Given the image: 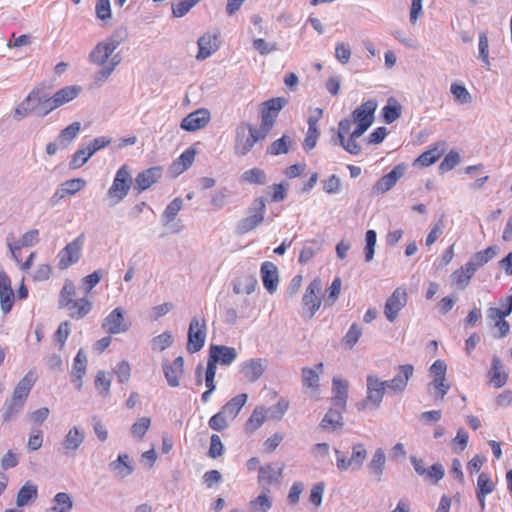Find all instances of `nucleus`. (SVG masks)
Here are the masks:
<instances>
[{"mask_svg":"<svg viewBox=\"0 0 512 512\" xmlns=\"http://www.w3.org/2000/svg\"><path fill=\"white\" fill-rule=\"evenodd\" d=\"M183 206V200L180 197L175 198L173 201H171L167 207L165 208L163 214H162V221L164 225L169 224L172 222L175 217L177 216L178 212L182 209Z\"/></svg>","mask_w":512,"mask_h":512,"instance_id":"46","label":"nucleus"},{"mask_svg":"<svg viewBox=\"0 0 512 512\" xmlns=\"http://www.w3.org/2000/svg\"><path fill=\"white\" fill-rule=\"evenodd\" d=\"M87 368V356L84 353L83 349H80L74 358L73 366H72V382L75 383V386L78 390L82 387V379L86 374Z\"/></svg>","mask_w":512,"mask_h":512,"instance_id":"22","label":"nucleus"},{"mask_svg":"<svg viewBox=\"0 0 512 512\" xmlns=\"http://www.w3.org/2000/svg\"><path fill=\"white\" fill-rule=\"evenodd\" d=\"M286 103L287 101L285 98H272L264 103L262 112H269V115L272 114L277 116L278 112L285 106Z\"/></svg>","mask_w":512,"mask_h":512,"instance_id":"63","label":"nucleus"},{"mask_svg":"<svg viewBox=\"0 0 512 512\" xmlns=\"http://www.w3.org/2000/svg\"><path fill=\"white\" fill-rule=\"evenodd\" d=\"M442 152L437 147L429 149L423 152L415 161V164H419L423 167H428L434 164L441 157Z\"/></svg>","mask_w":512,"mask_h":512,"instance_id":"50","label":"nucleus"},{"mask_svg":"<svg viewBox=\"0 0 512 512\" xmlns=\"http://www.w3.org/2000/svg\"><path fill=\"white\" fill-rule=\"evenodd\" d=\"M263 223L262 220H260L258 217L255 216H247L242 219H240L236 224V234L238 235H244L255 228H257L259 225Z\"/></svg>","mask_w":512,"mask_h":512,"instance_id":"44","label":"nucleus"},{"mask_svg":"<svg viewBox=\"0 0 512 512\" xmlns=\"http://www.w3.org/2000/svg\"><path fill=\"white\" fill-rule=\"evenodd\" d=\"M450 91L457 103L467 104L471 102V94L464 85L454 82L451 84Z\"/></svg>","mask_w":512,"mask_h":512,"instance_id":"49","label":"nucleus"},{"mask_svg":"<svg viewBox=\"0 0 512 512\" xmlns=\"http://www.w3.org/2000/svg\"><path fill=\"white\" fill-rule=\"evenodd\" d=\"M340 408H331L324 416L321 421V426L324 429H336L341 425V413L339 411Z\"/></svg>","mask_w":512,"mask_h":512,"instance_id":"47","label":"nucleus"},{"mask_svg":"<svg viewBox=\"0 0 512 512\" xmlns=\"http://www.w3.org/2000/svg\"><path fill=\"white\" fill-rule=\"evenodd\" d=\"M80 129L81 123L77 121L64 128L57 136V141L60 145V148H67L69 144L77 137Z\"/></svg>","mask_w":512,"mask_h":512,"instance_id":"37","label":"nucleus"},{"mask_svg":"<svg viewBox=\"0 0 512 512\" xmlns=\"http://www.w3.org/2000/svg\"><path fill=\"white\" fill-rule=\"evenodd\" d=\"M224 445L221 438L217 434H212L210 437V447L208 450V456L212 459H216L223 454Z\"/></svg>","mask_w":512,"mask_h":512,"instance_id":"61","label":"nucleus"},{"mask_svg":"<svg viewBox=\"0 0 512 512\" xmlns=\"http://www.w3.org/2000/svg\"><path fill=\"white\" fill-rule=\"evenodd\" d=\"M445 475V470L442 464L435 463L430 468L426 469V473L423 474L422 477L426 481H429L433 484L438 483Z\"/></svg>","mask_w":512,"mask_h":512,"instance_id":"52","label":"nucleus"},{"mask_svg":"<svg viewBox=\"0 0 512 512\" xmlns=\"http://www.w3.org/2000/svg\"><path fill=\"white\" fill-rule=\"evenodd\" d=\"M210 119V111L206 108H200L184 117L180 127L185 131L194 132L204 128L209 123Z\"/></svg>","mask_w":512,"mask_h":512,"instance_id":"9","label":"nucleus"},{"mask_svg":"<svg viewBox=\"0 0 512 512\" xmlns=\"http://www.w3.org/2000/svg\"><path fill=\"white\" fill-rule=\"evenodd\" d=\"M488 377L490 383L495 388H501L505 386L508 381V374L503 371V366L498 356H494L492 359V366L488 371Z\"/></svg>","mask_w":512,"mask_h":512,"instance_id":"24","label":"nucleus"},{"mask_svg":"<svg viewBox=\"0 0 512 512\" xmlns=\"http://www.w3.org/2000/svg\"><path fill=\"white\" fill-rule=\"evenodd\" d=\"M293 145H295V141L290 136L284 134L268 146L266 153L272 156L287 154Z\"/></svg>","mask_w":512,"mask_h":512,"instance_id":"34","label":"nucleus"},{"mask_svg":"<svg viewBox=\"0 0 512 512\" xmlns=\"http://www.w3.org/2000/svg\"><path fill=\"white\" fill-rule=\"evenodd\" d=\"M38 496V488L31 482H26L18 491L16 505L24 507L35 500Z\"/></svg>","mask_w":512,"mask_h":512,"instance_id":"33","label":"nucleus"},{"mask_svg":"<svg viewBox=\"0 0 512 512\" xmlns=\"http://www.w3.org/2000/svg\"><path fill=\"white\" fill-rule=\"evenodd\" d=\"M289 408V401L285 398H280L279 401L271 406L267 413H269V416L273 419L280 420L284 416V414L287 412Z\"/></svg>","mask_w":512,"mask_h":512,"instance_id":"56","label":"nucleus"},{"mask_svg":"<svg viewBox=\"0 0 512 512\" xmlns=\"http://www.w3.org/2000/svg\"><path fill=\"white\" fill-rule=\"evenodd\" d=\"M86 185V181L82 178H74L70 180H66L61 185L59 198H64L67 195H74L78 191L84 188Z\"/></svg>","mask_w":512,"mask_h":512,"instance_id":"45","label":"nucleus"},{"mask_svg":"<svg viewBox=\"0 0 512 512\" xmlns=\"http://www.w3.org/2000/svg\"><path fill=\"white\" fill-rule=\"evenodd\" d=\"M475 272L474 268H472L468 263H465L452 273L451 278L453 285L458 289L466 288L470 284Z\"/></svg>","mask_w":512,"mask_h":512,"instance_id":"29","label":"nucleus"},{"mask_svg":"<svg viewBox=\"0 0 512 512\" xmlns=\"http://www.w3.org/2000/svg\"><path fill=\"white\" fill-rule=\"evenodd\" d=\"M257 284L258 281L255 275L243 274L233 280V292L235 294L246 293L250 295L255 291Z\"/></svg>","mask_w":512,"mask_h":512,"instance_id":"25","label":"nucleus"},{"mask_svg":"<svg viewBox=\"0 0 512 512\" xmlns=\"http://www.w3.org/2000/svg\"><path fill=\"white\" fill-rule=\"evenodd\" d=\"M228 417L221 410L209 419V427L215 431H223L228 428Z\"/></svg>","mask_w":512,"mask_h":512,"instance_id":"57","label":"nucleus"},{"mask_svg":"<svg viewBox=\"0 0 512 512\" xmlns=\"http://www.w3.org/2000/svg\"><path fill=\"white\" fill-rule=\"evenodd\" d=\"M284 465H277L274 463L267 464L259 467L258 482L260 484H277L279 483Z\"/></svg>","mask_w":512,"mask_h":512,"instance_id":"20","label":"nucleus"},{"mask_svg":"<svg viewBox=\"0 0 512 512\" xmlns=\"http://www.w3.org/2000/svg\"><path fill=\"white\" fill-rule=\"evenodd\" d=\"M249 123L242 122L236 128L235 154L238 156L247 155L255 145V142L248 131Z\"/></svg>","mask_w":512,"mask_h":512,"instance_id":"11","label":"nucleus"},{"mask_svg":"<svg viewBox=\"0 0 512 512\" xmlns=\"http://www.w3.org/2000/svg\"><path fill=\"white\" fill-rule=\"evenodd\" d=\"M386 387V382L381 381L375 375L367 376V396L357 404L359 410H374L382 403Z\"/></svg>","mask_w":512,"mask_h":512,"instance_id":"3","label":"nucleus"},{"mask_svg":"<svg viewBox=\"0 0 512 512\" xmlns=\"http://www.w3.org/2000/svg\"><path fill=\"white\" fill-rule=\"evenodd\" d=\"M248 213L251 216L258 217L264 221L266 214V201L263 197L255 198L248 208Z\"/></svg>","mask_w":512,"mask_h":512,"instance_id":"53","label":"nucleus"},{"mask_svg":"<svg viewBox=\"0 0 512 512\" xmlns=\"http://www.w3.org/2000/svg\"><path fill=\"white\" fill-rule=\"evenodd\" d=\"M512 313V295L506 297L500 302V307H490L487 310V318L493 324L506 318Z\"/></svg>","mask_w":512,"mask_h":512,"instance_id":"30","label":"nucleus"},{"mask_svg":"<svg viewBox=\"0 0 512 512\" xmlns=\"http://www.w3.org/2000/svg\"><path fill=\"white\" fill-rule=\"evenodd\" d=\"M319 249L320 245L317 241L306 242L300 252L299 262L301 264L307 263Z\"/></svg>","mask_w":512,"mask_h":512,"instance_id":"55","label":"nucleus"},{"mask_svg":"<svg viewBox=\"0 0 512 512\" xmlns=\"http://www.w3.org/2000/svg\"><path fill=\"white\" fill-rule=\"evenodd\" d=\"M173 344V337L170 332L166 331L154 337L151 341V347L154 351H163Z\"/></svg>","mask_w":512,"mask_h":512,"instance_id":"51","label":"nucleus"},{"mask_svg":"<svg viewBox=\"0 0 512 512\" xmlns=\"http://www.w3.org/2000/svg\"><path fill=\"white\" fill-rule=\"evenodd\" d=\"M81 91V88L79 86H66L59 91H57L53 97L57 103V105L60 107L73 99H75Z\"/></svg>","mask_w":512,"mask_h":512,"instance_id":"39","label":"nucleus"},{"mask_svg":"<svg viewBox=\"0 0 512 512\" xmlns=\"http://www.w3.org/2000/svg\"><path fill=\"white\" fill-rule=\"evenodd\" d=\"M46 90L44 87H36L34 88L25 99H30L29 107H33V113L38 116L40 106L43 103V99L45 97Z\"/></svg>","mask_w":512,"mask_h":512,"instance_id":"48","label":"nucleus"},{"mask_svg":"<svg viewBox=\"0 0 512 512\" xmlns=\"http://www.w3.org/2000/svg\"><path fill=\"white\" fill-rule=\"evenodd\" d=\"M266 414L267 410L264 407H256L246 422V430L248 432L257 430L265 422Z\"/></svg>","mask_w":512,"mask_h":512,"instance_id":"43","label":"nucleus"},{"mask_svg":"<svg viewBox=\"0 0 512 512\" xmlns=\"http://www.w3.org/2000/svg\"><path fill=\"white\" fill-rule=\"evenodd\" d=\"M163 175V169L160 166L148 168L140 173L135 178L134 190L141 193L150 188L154 183L158 182Z\"/></svg>","mask_w":512,"mask_h":512,"instance_id":"12","label":"nucleus"},{"mask_svg":"<svg viewBox=\"0 0 512 512\" xmlns=\"http://www.w3.org/2000/svg\"><path fill=\"white\" fill-rule=\"evenodd\" d=\"M332 391L334 393L332 398L333 407L344 408L347 401L348 382L342 381L338 377H334Z\"/></svg>","mask_w":512,"mask_h":512,"instance_id":"31","label":"nucleus"},{"mask_svg":"<svg viewBox=\"0 0 512 512\" xmlns=\"http://www.w3.org/2000/svg\"><path fill=\"white\" fill-rule=\"evenodd\" d=\"M430 386L433 387L435 393L434 397L439 400H443L445 395L447 394L450 386L446 383V378H434V380L430 383Z\"/></svg>","mask_w":512,"mask_h":512,"instance_id":"62","label":"nucleus"},{"mask_svg":"<svg viewBox=\"0 0 512 512\" xmlns=\"http://www.w3.org/2000/svg\"><path fill=\"white\" fill-rule=\"evenodd\" d=\"M75 295V285L73 284L72 281L66 280L60 293L59 306L63 308L65 306V303H67L69 299L74 300Z\"/></svg>","mask_w":512,"mask_h":512,"instance_id":"60","label":"nucleus"},{"mask_svg":"<svg viewBox=\"0 0 512 512\" xmlns=\"http://www.w3.org/2000/svg\"><path fill=\"white\" fill-rule=\"evenodd\" d=\"M406 165L404 163L396 165L389 173L382 176L374 185V191L383 194L389 191L397 181L404 175Z\"/></svg>","mask_w":512,"mask_h":512,"instance_id":"14","label":"nucleus"},{"mask_svg":"<svg viewBox=\"0 0 512 512\" xmlns=\"http://www.w3.org/2000/svg\"><path fill=\"white\" fill-rule=\"evenodd\" d=\"M36 379L37 377L33 371L27 372L26 375L17 383L11 396L26 402Z\"/></svg>","mask_w":512,"mask_h":512,"instance_id":"27","label":"nucleus"},{"mask_svg":"<svg viewBox=\"0 0 512 512\" xmlns=\"http://www.w3.org/2000/svg\"><path fill=\"white\" fill-rule=\"evenodd\" d=\"M207 326L204 317L194 316L189 324L187 351L189 353H196L200 351L206 341Z\"/></svg>","mask_w":512,"mask_h":512,"instance_id":"4","label":"nucleus"},{"mask_svg":"<svg viewBox=\"0 0 512 512\" xmlns=\"http://www.w3.org/2000/svg\"><path fill=\"white\" fill-rule=\"evenodd\" d=\"M413 373L414 367L411 364L400 365L398 367V373L394 378L390 381H385L387 389L394 393L403 392L406 389L408 381L412 377Z\"/></svg>","mask_w":512,"mask_h":512,"instance_id":"13","label":"nucleus"},{"mask_svg":"<svg viewBox=\"0 0 512 512\" xmlns=\"http://www.w3.org/2000/svg\"><path fill=\"white\" fill-rule=\"evenodd\" d=\"M260 273L263 286L269 294H274L277 291L279 283L277 266L273 262L265 261L261 264Z\"/></svg>","mask_w":512,"mask_h":512,"instance_id":"16","label":"nucleus"},{"mask_svg":"<svg viewBox=\"0 0 512 512\" xmlns=\"http://www.w3.org/2000/svg\"><path fill=\"white\" fill-rule=\"evenodd\" d=\"M468 440V433L463 428H459L455 438L452 440V449L457 453L463 452L468 445Z\"/></svg>","mask_w":512,"mask_h":512,"instance_id":"58","label":"nucleus"},{"mask_svg":"<svg viewBox=\"0 0 512 512\" xmlns=\"http://www.w3.org/2000/svg\"><path fill=\"white\" fill-rule=\"evenodd\" d=\"M102 275V270H96L82 279V286L86 295L100 282Z\"/></svg>","mask_w":512,"mask_h":512,"instance_id":"64","label":"nucleus"},{"mask_svg":"<svg viewBox=\"0 0 512 512\" xmlns=\"http://www.w3.org/2000/svg\"><path fill=\"white\" fill-rule=\"evenodd\" d=\"M133 184V178L127 165H122L116 172L111 187L107 191V196L111 200V205H117L128 195Z\"/></svg>","mask_w":512,"mask_h":512,"instance_id":"2","label":"nucleus"},{"mask_svg":"<svg viewBox=\"0 0 512 512\" xmlns=\"http://www.w3.org/2000/svg\"><path fill=\"white\" fill-rule=\"evenodd\" d=\"M241 373L250 381H257L267 368V360L262 358L249 359L240 366Z\"/></svg>","mask_w":512,"mask_h":512,"instance_id":"17","label":"nucleus"},{"mask_svg":"<svg viewBox=\"0 0 512 512\" xmlns=\"http://www.w3.org/2000/svg\"><path fill=\"white\" fill-rule=\"evenodd\" d=\"M151 420L148 417L138 419L131 427V433L134 437L142 439L149 429Z\"/></svg>","mask_w":512,"mask_h":512,"instance_id":"59","label":"nucleus"},{"mask_svg":"<svg viewBox=\"0 0 512 512\" xmlns=\"http://www.w3.org/2000/svg\"><path fill=\"white\" fill-rule=\"evenodd\" d=\"M63 308L69 310V315L73 319H82L92 310V302L86 296L77 300L69 299Z\"/></svg>","mask_w":512,"mask_h":512,"instance_id":"21","label":"nucleus"},{"mask_svg":"<svg viewBox=\"0 0 512 512\" xmlns=\"http://www.w3.org/2000/svg\"><path fill=\"white\" fill-rule=\"evenodd\" d=\"M109 469L120 478L128 477L134 471L132 461L127 454H119L118 458L109 464Z\"/></svg>","mask_w":512,"mask_h":512,"instance_id":"28","label":"nucleus"},{"mask_svg":"<svg viewBox=\"0 0 512 512\" xmlns=\"http://www.w3.org/2000/svg\"><path fill=\"white\" fill-rule=\"evenodd\" d=\"M184 371V358L178 356L172 363H163V372L170 387H178L180 385L179 378Z\"/></svg>","mask_w":512,"mask_h":512,"instance_id":"18","label":"nucleus"},{"mask_svg":"<svg viewBox=\"0 0 512 512\" xmlns=\"http://www.w3.org/2000/svg\"><path fill=\"white\" fill-rule=\"evenodd\" d=\"M408 301L407 289L403 286L397 287L387 298L384 306V315L388 321L394 322L400 311L406 306Z\"/></svg>","mask_w":512,"mask_h":512,"instance_id":"6","label":"nucleus"},{"mask_svg":"<svg viewBox=\"0 0 512 512\" xmlns=\"http://www.w3.org/2000/svg\"><path fill=\"white\" fill-rule=\"evenodd\" d=\"M496 256V248L489 246L484 250L476 252L467 263L477 271Z\"/></svg>","mask_w":512,"mask_h":512,"instance_id":"36","label":"nucleus"},{"mask_svg":"<svg viewBox=\"0 0 512 512\" xmlns=\"http://www.w3.org/2000/svg\"><path fill=\"white\" fill-rule=\"evenodd\" d=\"M84 234H80L72 242L68 243L58 254V267L61 270L67 269L77 263L81 257L84 245Z\"/></svg>","mask_w":512,"mask_h":512,"instance_id":"5","label":"nucleus"},{"mask_svg":"<svg viewBox=\"0 0 512 512\" xmlns=\"http://www.w3.org/2000/svg\"><path fill=\"white\" fill-rule=\"evenodd\" d=\"M121 42V38L112 35L99 42L89 53V62L102 67L95 73L94 79L96 82H105L120 64L121 57L119 54H114V51L120 46Z\"/></svg>","mask_w":512,"mask_h":512,"instance_id":"1","label":"nucleus"},{"mask_svg":"<svg viewBox=\"0 0 512 512\" xmlns=\"http://www.w3.org/2000/svg\"><path fill=\"white\" fill-rule=\"evenodd\" d=\"M199 51L196 55L197 60H205L210 57L218 48V35L206 33L198 39Z\"/></svg>","mask_w":512,"mask_h":512,"instance_id":"19","label":"nucleus"},{"mask_svg":"<svg viewBox=\"0 0 512 512\" xmlns=\"http://www.w3.org/2000/svg\"><path fill=\"white\" fill-rule=\"evenodd\" d=\"M102 328L109 334H121L129 329V324L124 319V311L121 307L113 309L103 320Z\"/></svg>","mask_w":512,"mask_h":512,"instance_id":"8","label":"nucleus"},{"mask_svg":"<svg viewBox=\"0 0 512 512\" xmlns=\"http://www.w3.org/2000/svg\"><path fill=\"white\" fill-rule=\"evenodd\" d=\"M269 489L262 487V493L250 502L251 510L254 512H267L272 507V500L268 497Z\"/></svg>","mask_w":512,"mask_h":512,"instance_id":"42","label":"nucleus"},{"mask_svg":"<svg viewBox=\"0 0 512 512\" xmlns=\"http://www.w3.org/2000/svg\"><path fill=\"white\" fill-rule=\"evenodd\" d=\"M212 355L218 359V363L224 366L231 365L237 358L238 353L234 347L224 345H211L209 349Z\"/></svg>","mask_w":512,"mask_h":512,"instance_id":"26","label":"nucleus"},{"mask_svg":"<svg viewBox=\"0 0 512 512\" xmlns=\"http://www.w3.org/2000/svg\"><path fill=\"white\" fill-rule=\"evenodd\" d=\"M241 181L250 184L265 185L267 183V175L263 169L252 168L242 173Z\"/></svg>","mask_w":512,"mask_h":512,"instance_id":"41","label":"nucleus"},{"mask_svg":"<svg viewBox=\"0 0 512 512\" xmlns=\"http://www.w3.org/2000/svg\"><path fill=\"white\" fill-rule=\"evenodd\" d=\"M385 454L381 448L377 449L368 465L369 473L377 481L381 480V476L385 466Z\"/></svg>","mask_w":512,"mask_h":512,"instance_id":"38","label":"nucleus"},{"mask_svg":"<svg viewBox=\"0 0 512 512\" xmlns=\"http://www.w3.org/2000/svg\"><path fill=\"white\" fill-rule=\"evenodd\" d=\"M248 395L241 393L233 397L222 408L221 411L226 414L230 420H234L239 414L242 407L246 404Z\"/></svg>","mask_w":512,"mask_h":512,"instance_id":"32","label":"nucleus"},{"mask_svg":"<svg viewBox=\"0 0 512 512\" xmlns=\"http://www.w3.org/2000/svg\"><path fill=\"white\" fill-rule=\"evenodd\" d=\"M321 289L322 283L319 278H315L313 281H311V283L306 288L302 302L303 306L308 309V318H312L321 305V300L317 296Z\"/></svg>","mask_w":512,"mask_h":512,"instance_id":"10","label":"nucleus"},{"mask_svg":"<svg viewBox=\"0 0 512 512\" xmlns=\"http://www.w3.org/2000/svg\"><path fill=\"white\" fill-rule=\"evenodd\" d=\"M495 490V483L486 473H481L477 479L476 494L482 510L485 509L486 496Z\"/></svg>","mask_w":512,"mask_h":512,"instance_id":"23","label":"nucleus"},{"mask_svg":"<svg viewBox=\"0 0 512 512\" xmlns=\"http://www.w3.org/2000/svg\"><path fill=\"white\" fill-rule=\"evenodd\" d=\"M401 116V106L398 103L388 104L382 108V117L387 124L393 123Z\"/></svg>","mask_w":512,"mask_h":512,"instance_id":"54","label":"nucleus"},{"mask_svg":"<svg viewBox=\"0 0 512 512\" xmlns=\"http://www.w3.org/2000/svg\"><path fill=\"white\" fill-rule=\"evenodd\" d=\"M85 431L78 426L71 427L62 441L65 455H74L84 443Z\"/></svg>","mask_w":512,"mask_h":512,"instance_id":"15","label":"nucleus"},{"mask_svg":"<svg viewBox=\"0 0 512 512\" xmlns=\"http://www.w3.org/2000/svg\"><path fill=\"white\" fill-rule=\"evenodd\" d=\"M25 401L19 400L11 396L4 403L5 412L3 413V421L9 422L22 410Z\"/></svg>","mask_w":512,"mask_h":512,"instance_id":"40","label":"nucleus"},{"mask_svg":"<svg viewBox=\"0 0 512 512\" xmlns=\"http://www.w3.org/2000/svg\"><path fill=\"white\" fill-rule=\"evenodd\" d=\"M351 122L349 119H344L339 122L337 138L340 145L349 153H352V132Z\"/></svg>","mask_w":512,"mask_h":512,"instance_id":"35","label":"nucleus"},{"mask_svg":"<svg viewBox=\"0 0 512 512\" xmlns=\"http://www.w3.org/2000/svg\"><path fill=\"white\" fill-rule=\"evenodd\" d=\"M376 108L377 102L375 100H368L354 110V118L357 122V126L354 129V137L361 136L371 126L374 121Z\"/></svg>","mask_w":512,"mask_h":512,"instance_id":"7","label":"nucleus"}]
</instances>
